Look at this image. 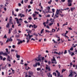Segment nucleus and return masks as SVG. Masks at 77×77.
I'll list each match as a JSON object with an SVG mask.
<instances>
[{
    "mask_svg": "<svg viewBox=\"0 0 77 77\" xmlns=\"http://www.w3.org/2000/svg\"><path fill=\"white\" fill-rule=\"evenodd\" d=\"M16 57L17 58H20V55H18V54H16Z\"/></svg>",
    "mask_w": 77,
    "mask_h": 77,
    "instance_id": "19",
    "label": "nucleus"
},
{
    "mask_svg": "<svg viewBox=\"0 0 77 77\" xmlns=\"http://www.w3.org/2000/svg\"><path fill=\"white\" fill-rule=\"evenodd\" d=\"M70 50H71V51H72L73 50V48L72 47L70 49Z\"/></svg>",
    "mask_w": 77,
    "mask_h": 77,
    "instance_id": "37",
    "label": "nucleus"
},
{
    "mask_svg": "<svg viewBox=\"0 0 77 77\" xmlns=\"http://www.w3.org/2000/svg\"><path fill=\"white\" fill-rule=\"evenodd\" d=\"M46 70H47V69H48L49 71H51L50 67H46Z\"/></svg>",
    "mask_w": 77,
    "mask_h": 77,
    "instance_id": "14",
    "label": "nucleus"
},
{
    "mask_svg": "<svg viewBox=\"0 0 77 77\" xmlns=\"http://www.w3.org/2000/svg\"><path fill=\"white\" fill-rule=\"evenodd\" d=\"M33 26L34 27V29H35L36 28V27H37V26H36V25H35V24Z\"/></svg>",
    "mask_w": 77,
    "mask_h": 77,
    "instance_id": "31",
    "label": "nucleus"
},
{
    "mask_svg": "<svg viewBox=\"0 0 77 77\" xmlns=\"http://www.w3.org/2000/svg\"><path fill=\"white\" fill-rule=\"evenodd\" d=\"M67 2L69 3H69H72L73 2L72 0H68Z\"/></svg>",
    "mask_w": 77,
    "mask_h": 77,
    "instance_id": "15",
    "label": "nucleus"
},
{
    "mask_svg": "<svg viewBox=\"0 0 77 77\" xmlns=\"http://www.w3.org/2000/svg\"><path fill=\"white\" fill-rule=\"evenodd\" d=\"M38 60H39V61H41V59L42 58V57H41V55H38Z\"/></svg>",
    "mask_w": 77,
    "mask_h": 77,
    "instance_id": "7",
    "label": "nucleus"
},
{
    "mask_svg": "<svg viewBox=\"0 0 77 77\" xmlns=\"http://www.w3.org/2000/svg\"><path fill=\"white\" fill-rule=\"evenodd\" d=\"M67 25H68L67 24H63V26H66V25L67 26Z\"/></svg>",
    "mask_w": 77,
    "mask_h": 77,
    "instance_id": "48",
    "label": "nucleus"
},
{
    "mask_svg": "<svg viewBox=\"0 0 77 77\" xmlns=\"http://www.w3.org/2000/svg\"><path fill=\"white\" fill-rule=\"evenodd\" d=\"M23 41L21 40H20V42H18V43H17V44H18V45H20V44H22V43H23Z\"/></svg>",
    "mask_w": 77,
    "mask_h": 77,
    "instance_id": "16",
    "label": "nucleus"
},
{
    "mask_svg": "<svg viewBox=\"0 0 77 77\" xmlns=\"http://www.w3.org/2000/svg\"><path fill=\"white\" fill-rule=\"evenodd\" d=\"M25 17V15H24V14H22V16H20V17L22 18V17Z\"/></svg>",
    "mask_w": 77,
    "mask_h": 77,
    "instance_id": "41",
    "label": "nucleus"
},
{
    "mask_svg": "<svg viewBox=\"0 0 77 77\" xmlns=\"http://www.w3.org/2000/svg\"><path fill=\"white\" fill-rule=\"evenodd\" d=\"M29 75H33V72L32 71H29L28 72Z\"/></svg>",
    "mask_w": 77,
    "mask_h": 77,
    "instance_id": "8",
    "label": "nucleus"
},
{
    "mask_svg": "<svg viewBox=\"0 0 77 77\" xmlns=\"http://www.w3.org/2000/svg\"><path fill=\"white\" fill-rule=\"evenodd\" d=\"M44 29H42L40 33H41V34H42V32H44Z\"/></svg>",
    "mask_w": 77,
    "mask_h": 77,
    "instance_id": "24",
    "label": "nucleus"
},
{
    "mask_svg": "<svg viewBox=\"0 0 77 77\" xmlns=\"http://www.w3.org/2000/svg\"><path fill=\"white\" fill-rule=\"evenodd\" d=\"M69 52V53L70 54H72V52H71V51H70V50H69L68 51Z\"/></svg>",
    "mask_w": 77,
    "mask_h": 77,
    "instance_id": "33",
    "label": "nucleus"
},
{
    "mask_svg": "<svg viewBox=\"0 0 77 77\" xmlns=\"http://www.w3.org/2000/svg\"><path fill=\"white\" fill-rule=\"evenodd\" d=\"M75 66L76 67V68H75V69H77V65H76Z\"/></svg>",
    "mask_w": 77,
    "mask_h": 77,
    "instance_id": "64",
    "label": "nucleus"
},
{
    "mask_svg": "<svg viewBox=\"0 0 77 77\" xmlns=\"http://www.w3.org/2000/svg\"><path fill=\"white\" fill-rule=\"evenodd\" d=\"M49 75H48V77H52V75H50V73H49Z\"/></svg>",
    "mask_w": 77,
    "mask_h": 77,
    "instance_id": "23",
    "label": "nucleus"
},
{
    "mask_svg": "<svg viewBox=\"0 0 77 77\" xmlns=\"http://www.w3.org/2000/svg\"><path fill=\"white\" fill-rule=\"evenodd\" d=\"M13 41V40H12V39L11 38V37H10V38H7V39L6 41V42H12V41Z\"/></svg>",
    "mask_w": 77,
    "mask_h": 77,
    "instance_id": "4",
    "label": "nucleus"
},
{
    "mask_svg": "<svg viewBox=\"0 0 77 77\" xmlns=\"http://www.w3.org/2000/svg\"><path fill=\"white\" fill-rule=\"evenodd\" d=\"M68 9H69V8H65L63 9V10H68Z\"/></svg>",
    "mask_w": 77,
    "mask_h": 77,
    "instance_id": "54",
    "label": "nucleus"
},
{
    "mask_svg": "<svg viewBox=\"0 0 77 77\" xmlns=\"http://www.w3.org/2000/svg\"><path fill=\"white\" fill-rule=\"evenodd\" d=\"M70 74L69 75V77H71V76H72V71L70 70Z\"/></svg>",
    "mask_w": 77,
    "mask_h": 77,
    "instance_id": "10",
    "label": "nucleus"
},
{
    "mask_svg": "<svg viewBox=\"0 0 77 77\" xmlns=\"http://www.w3.org/2000/svg\"><path fill=\"white\" fill-rule=\"evenodd\" d=\"M11 22H12V19H10L8 23H9V24H11Z\"/></svg>",
    "mask_w": 77,
    "mask_h": 77,
    "instance_id": "18",
    "label": "nucleus"
},
{
    "mask_svg": "<svg viewBox=\"0 0 77 77\" xmlns=\"http://www.w3.org/2000/svg\"><path fill=\"white\" fill-rule=\"evenodd\" d=\"M60 10H57L56 12V14H55V17L56 18H58L59 17V12H60Z\"/></svg>",
    "mask_w": 77,
    "mask_h": 77,
    "instance_id": "2",
    "label": "nucleus"
},
{
    "mask_svg": "<svg viewBox=\"0 0 77 77\" xmlns=\"http://www.w3.org/2000/svg\"><path fill=\"white\" fill-rule=\"evenodd\" d=\"M37 70L38 71H40V70H41V69H40V68H37Z\"/></svg>",
    "mask_w": 77,
    "mask_h": 77,
    "instance_id": "38",
    "label": "nucleus"
},
{
    "mask_svg": "<svg viewBox=\"0 0 77 77\" xmlns=\"http://www.w3.org/2000/svg\"><path fill=\"white\" fill-rule=\"evenodd\" d=\"M51 2H52V0H50V1L48 2V4H49V5H50L51 4Z\"/></svg>",
    "mask_w": 77,
    "mask_h": 77,
    "instance_id": "21",
    "label": "nucleus"
},
{
    "mask_svg": "<svg viewBox=\"0 0 77 77\" xmlns=\"http://www.w3.org/2000/svg\"><path fill=\"white\" fill-rule=\"evenodd\" d=\"M28 32H29V33H32V30H29L28 31Z\"/></svg>",
    "mask_w": 77,
    "mask_h": 77,
    "instance_id": "42",
    "label": "nucleus"
},
{
    "mask_svg": "<svg viewBox=\"0 0 77 77\" xmlns=\"http://www.w3.org/2000/svg\"><path fill=\"white\" fill-rule=\"evenodd\" d=\"M64 54H66L67 53V51L66 50H65L64 51Z\"/></svg>",
    "mask_w": 77,
    "mask_h": 77,
    "instance_id": "32",
    "label": "nucleus"
},
{
    "mask_svg": "<svg viewBox=\"0 0 77 77\" xmlns=\"http://www.w3.org/2000/svg\"><path fill=\"white\" fill-rule=\"evenodd\" d=\"M52 61V63H55V64H56L57 63V62H56V60L55 59V58H54V57H53V59L51 60Z\"/></svg>",
    "mask_w": 77,
    "mask_h": 77,
    "instance_id": "3",
    "label": "nucleus"
},
{
    "mask_svg": "<svg viewBox=\"0 0 77 77\" xmlns=\"http://www.w3.org/2000/svg\"><path fill=\"white\" fill-rule=\"evenodd\" d=\"M72 5V3H68V6H71Z\"/></svg>",
    "mask_w": 77,
    "mask_h": 77,
    "instance_id": "20",
    "label": "nucleus"
},
{
    "mask_svg": "<svg viewBox=\"0 0 77 77\" xmlns=\"http://www.w3.org/2000/svg\"><path fill=\"white\" fill-rule=\"evenodd\" d=\"M68 29H69V30H72V28H71V27L70 28H68Z\"/></svg>",
    "mask_w": 77,
    "mask_h": 77,
    "instance_id": "61",
    "label": "nucleus"
},
{
    "mask_svg": "<svg viewBox=\"0 0 77 77\" xmlns=\"http://www.w3.org/2000/svg\"><path fill=\"white\" fill-rule=\"evenodd\" d=\"M63 52H62V53L59 52V53H58V55H60V54H63Z\"/></svg>",
    "mask_w": 77,
    "mask_h": 77,
    "instance_id": "26",
    "label": "nucleus"
},
{
    "mask_svg": "<svg viewBox=\"0 0 77 77\" xmlns=\"http://www.w3.org/2000/svg\"><path fill=\"white\" fill-rule=\"evenodd\" d=\"M30 5H32L33 3V1H30Z\"/></svg>",
    "mask_w": 77,
    "mask_h": 77,
    "instance_id": "36",
    "label": "nucleus"
},
{
    "mask_svg": "<svg viewBox=\"0 0 77 77\" xmlns=\"http://www.w3.org/2000/svg\"><path fill=\"white\" fill-rule=\"evenodd\" d=\"M27 65H28L27 63V64L25 63L24 64V65H25V66H27Z\"/></svg>",
    "mask_w": 77,
    "mask_h": 77,
    "instance_id": "63",
    "label": "nucleus"
},
{
    "mask_svg": "<svg viewBox=\"0 0 77 77\" xmlns=\"http://www.w3.org/2000/svg\"><path fill=\"white\" fill-rule=\"evenodd\" d=\"M68 33V31H66V32L65 33V35H66V34H67V33Z\"/></svg>",
    "mask_w": 77,
    "mask_h": 77,
    "instance_id": "50",
    "label": "nucleus"
},
{
    "mask_svg": "<svg viewBox=\"0 0 77 77\" xmlns=\"http://www.w3.org/2000/svg\"><path fill=\"white\" fill-rule=\"evenodd\" d=\"M61 1L62 2H65V0H61Z\"/></svg>",
    "mask_w": 77,
    "mask_h": 77,
    "instance_id": "58",
    "label": "nucleus"
},
{
    "mask_svg": "<svg viewBox=\"0 0 77 77\" xmlns=\"http://www.w3.org/2000/svg\"><path fill=\"white\" fill-rule=\"evenodd\" d=\"M16 37H17V38H19L20 37V35H16Z\"/></svg>",
    "mask_w": 77,
    "mask_h": 77,
    "instance_id": "44",
    "label": "nucleus"
},
{
    "mask_svg": "<svg viewBox=\"0 0 77 77\" xmlns=\"http://www.w3.org/2000/svg\"><path fill=\"white\" fill-rule=\"evenodd\" d=\"M18 17H20V16H21V14H18Z\"/></svg>",
    "mask_w": 77,
    "mask_h": 77,
    "instance_id": "59",
    "label": "nucleus"
},
{
    "mask_svg": "<svg viewBox=\"0 0 77 77\" xmlns=\"http://www.w3.org/2000/svg\"><path fill=\"white\" fill-rule=\"evenodd\" d=\"M3 55L4 56H8V54L6 53H3V51H1L0 52V58L1 59V60H2L3 59V57L2 56H0L1 55Z\"/></svg>",
    "mask_w": 77,
    "mask_h": 77,
    "instance_id": "1",
    "label": "nucleus"
},
{
    "mask_svg": "<svg viewBox=\"0 0 77 77\" xmlns=\"http://www.w3.org/2000/svg\"><path fill=\"white\" fill-rule=\"evenodd\" d=\"M66 71V69H63L62 70V73H63V72L64 71Z\"/></svg>",
    "mask_w": 77,
    "mask_h": 77,
    "instance_id": "22",
    "label": "nucleus"
},
{
    "mask_svg": "<svg viewBox=\"0 0 77 77\" xmlns=\"http://www.w3.org/2000/svg\"><path fill=\"white\" fill-rule=\"evenodd\" d=\"M49 26H52V25H53V23H49Z\"/></svg>",
    "mask_w": 77,
    "mask_h": 77,
    "instance_id": "34",
    "label": "nucleus"
},
{
    "mask_svg": "<svg viewBox=\"0 0 77 77\" xmlns=\"http://www.w3.org/2000/svg\"><path fill=\"white\" fill-rule=\"evenodd\" d=\"M48 64L49 65H50V64H51V62H50V61H49L48 62Z\"/></svg>",
    "mask_w": 77,
    "mask_h": 77,
    "instance_id": "56",
    "label": "nucleus"
},
{
    "mask_svg": "<svg viewBox=\"0 0 77 77\" xmlns=\"http://www.w3.org/2000/svg\"><path fill=\"white\" fill-rule=\"evenodd\" d=\"M52 32H56V29H52Z\"/></svg>",
    "mask_w": 77,
    "mask_h": 77,
    "instance_id": "28",
    "label": "nucleus"
},
{
    "mask_svg": "<svg viewBox=\"0 0 77 77\" xmlns=\"http://www.w3.org/2000/svg\"><path fill=\"white\" fill-rule=\"evenodd\" d=\"M32 17H29L28 18V19L29 20H32Z\"/></svg>",
    "mask_w": 77,
    "mask_h": 77,
    "instance_id": "47",
    "label": "nucleus"
},
{
    "mask_svg": "<svg viewBox=\"0 0 77 77\" xmlns=\"http://www.w3.org/2000/svg\"><path fill=\"white\" fill-rule=\"evenodd\" d=\"M47 9H48V10H50V7L49 6L48 7H47Z\"/></svg>",
    "mask_w": 77,
    "mask_h": 77,
    "instance_id": "43",
    "label": "nucleus"
},
{
    "mask_svg": "<svg viewBox=\"0 0 77 77\" xmlns=\"http://www.w3.org/2000/svg\"><path fill=\"white\" fill-rule=\"evenodd\" d=\"M46 28H47L48 29H49L50 28V27H49V26H48L47 25Z\"/></svg>",
    "mask_w": 77,
    "mask_h": 77,
    "instance_id": "49",
    "label": "nucleus"
},
{
    "mask_svg": "<svg viewBox=\"0 0 77 77\" xmlns=\"http://www.w3.org/2000/svg\"><path fill=\"white\" fill-rule=\"evenodd\" d=\"M28 36H29V40H30V39L31 38V36L30 35V34L29 33L28 34Z\"/></svg>",
    "mask_w": 77,
    "mask_h": 77,
    "instance_id": "25",
    "label": "nucleus"
},
{
    "mask_svg": "<svg viewBox=\"0 0 77 77\" xmlns=\"http://www.w3.org/2000/svg\"><path fill=\"white\" fill-rule=\"evenodd\" d=\"M38 15H39V17H42V15H41L40 14H39Z\"/></svg>",
    "mask_w": 77,
    "mask_h": 77,
    "instance_id": "57",
    "label": "nucleus"
},
{
    "mask_svg": "<svg viewBox=\"0 0 77 77\" xmlns=\"http://www.w3.org/2000/svg\"><path fill=\"white\" fill-rule=\"evenodd\" d=\"M11 51H12L13 52H14V51H15V50H14V49H12L11 50Z\"/></svg>",
    "mask_w": 77,
    "mask_h": 77,
    "instance_id": "55",
    "label": "nucleus"
},
{
    "mask_svg": "<svg viewBox=\"0 0 77 77\" xmlns=\"http://www.w3.org/2000/svg\"><path fill=\"white\" fill-rule=\"evenodd\" d=\"M6 58L5 57H4L3 59H2L3 60V61H5V60H6Z\"/></svg>",
    "mask_w": 77,
    "mask_h": 77,
    "instance_id": "46",
    "label": "nucleus"
},
{
    "mask_svg": "<svg viewBox=\"0 0 77 77\" xmlns=\"http://www.w3.org/2000/svg\"><path fill=\"white\" fill-rule=\"evenodd\" d=\"M50 17V15L49 14H48L47 15V17Z\"/></svg>",
    "mask_w": 77,
    "mask_h": 77,
    "instance_id": "60",
    "label": "nucleus"
},
{
    "mask_svg": "<svg viewBox=\"0 0 77 77\" xmlns=\"http://www.w3.org/2000/svg\"><path fill=\"white\" fill-rule=\"evenodd\" d=\"M9 23H8L7 24L6 27L7 28H9L10 27V26L9 25Z\"/></svg>",
    "mask_w": 77,
    "mask_h": 77,
    "instance_id": "13",
    "label": "nucleus"
},
{
    "mask_svg": "<svg viewBox=\"0 0 77 77\" xmlns=\"http://www.w3.org/2000/svg\"><path fill=\"white\" fill-rule=\"evenodd\" d=\"M15 19L16 20V22L17 24H20V22H19L18 19V18L17 17H16L15 18Z\"/></svg>",
    "mask_w": 77,
    "mask_h": 77,
    "instance_id": "12",
    "label": "nucleus"
},
{
    "mask_svg": "<svg viewBox=\"0 0 77 77\" xmlns=\"http://www.w3.org/2000/svg\"><path fill=\"white\" fill-rule=\"evenodd\" d=\"M6 51L7 53H8V54H9V53H10V52H8V49L6 48Z\"/></svg>",
    "mask_w": 77,
    "mask_h": 77,
    "instance_id": "17",
    "label": "nucleus"
},
{
    "mask_svg": "<svg viewBox=\"0 0 77 77\" xmlns=\"http://www.w3.org/2000/svg\"><path fill=\"white\" fill-rule=\"evenodd\" d=\"M37 65H38V66H40V63H39V62L38 63H37Z\"/></svg>",
    "mask_w": 77,
    "mask_h": 77,
    "instance_id": "52",
    "label": "nucleus"
},
{
    "mask_svg": "<svg viewBox=\"0 0 77 77\" xmlns=\"http://www.w3.org/2000/svg\"><path fill=\"white\" fill-rule=\"evenodd\" d=\"M18 6H21V4L20 3H18Z\"/></svg>",
    "mask_w": 77,
    "mask_h": 77,
    "instance_id": "53",
    "label": "nucleus"
},
{
    "mask_svg": "<svg viewBox=\"0 0 77 77\" xmlns=\"http://www.w3.org/2000/svg\"><path fill=\"white\" fill-rule=\"evenodd\" d=\"M53 75H55V76H56V75H57L56 74V73L55 72H54L53 73Z\"/></svg>",
    "mask_w": 77,
    "mask_h": 77,
    "instance_id": "27",
    "label": "nucleus"
},
{
    "mask_svg": "<svg viewBox=\"0 0 77 77\" xmlns=\"http://www.w3.org/2000/svg\"><path fill=\"white\" fill-rule=\"evenodd\" d=\"M56 72L57 73V77H59L60 75V72H59V71L58 70H56Z\"/></svg>",
    "mask_w": 77,
    "mask_h": 77,
    "instance_id": "6",
    "label": "nucleus"
},
{
    "mask_svg": "<svg viewBox=\"0 0 77 77\" xmlns=\"http://www.w3.org/2000/svg\"><path fill=\"white\" fill-rule=\"evenodd\" d=\"M28 2V0H24V2L25 3H27Z\"/></svg>",
    "mask_w": 77,
    "mask_h": 77,
    "instance_id": "39",
    "label": "nucleus"
},
{
    "mask_svg": "<svg viewBox=\"0 0 77 77\" xmlns=\"http://www.w3.org/2000/svg\"><path fill=\"white\" fill-rule=\"evenodd\" d=\"M70 74L69 75V77H71V76H72V71L70 70Z\"/></svg>",
    "mask_w": 77,
    "mask_h": 77,
    "instance_id": "9",
    "label": "nucleus"
},
{
    "mask_svg": "<svg viewBox=\"0 0 77 77\" xmlns=\"http://www.w3.org/2000/svg\"><path fill=\"white\" fill-rule=\"evenodd\" d=\"M38 65V64L37 63H35V67H36V66H37V65Z\"/></svg>",
    "mask_w": 77,
    "mask_h": 77,
    "instance_id": "62",
    "label": "nucleus"
},
{
    "mask_svg": "<svg viewBox=\"0 0 77 77\" xmlns=\"http://www.w3.org/2000/svg\"><path fill=\"white\" fill-rule=\"evenodd\" d=\"M3 38H7V36H6V35H5L4 36Z\"/></svg>",
    "mask_w": 77,
    "mask_h": 77,
    "instance_id": "40",
    "label": "nucleus"
},
{
    "mask_svg": "<svg viewBox=\"0 0 77 77\" xmlns=\"http://www.w3.org/2000/svg\"><path fill=\"white\" fill-rule=\"evenodd\" d=\"M75 9V7H72L71 8L70 10H74Z\"/></svg>",
    "mask_w": 77,
    "mask_h": 77,
    "instance_id": "29",
    "label": "nucleus"
},
{
    "mask_svg": "<svg viewBox=\"0 0 77 77\" xmlns=\"http://www.w3.org/2000/svg\"><path fill=\"white\" fill-rule=\"evenodd\" d=\"M73 55H75V54H74V53L72 52V54H71V56H73Z\"/></svg>",
    "mask_w": 77,
    "mask_h": 77,
    "instance_id": "45",
    "label": "nucleus"
},
{
    "mask_svg": "<svg viewBox=\"0 0 77 77\" xmlns=\"http://www.w3.org/2000/svg\"><path fill=\"white\" fill-rule=\"evenodd\" d=\"M9 32H8V33L9 34H10L11 33V29H9L8 30Z\"/></svg>",
    "mask_w": 77,
    "mask_h": 77,
    "instance_id": "35",
    "label": "nucleus"
},
{
    "mask_svg": "<svg viewBox=\"0 0 77 77\" xmlns=\"http://www.w3.org/2000/svg\"><path fill=\"white\" fill-rule=\"evenodd\" d=\"M32 15H33V17L34 18H35V17H36V15L34 14H32Z\"/></svg>",
    "mask_w": 77,
    "mask_h": 77,
    "instance_id": "30",
    "label": "nucleus"
},
{
    "mask_svg": "<svg viewBox=\"0 0 77 77\" xmlns=\"http://www.w3.org/2000/svg\"><path fill=\"white\" fill-rule=\"evenodd\" d=\"M35 14H39V12H37L36 11L35 12Z\"/></svg>",
    "mask_w": 77,
    "mask_h": 77,
    "instance_id": "51",
    "label": "nucleus"
},
{
    "mask_svg": "<svg viewBox=\"0 0 77 77\" xmlns=\"http://www.w3.org/2000/svg\"><path fill=\"white\" fill-rule=\"evenodd\" d=\"M7 60L9 61V62L11 61L10 59V56H9V55H8V57L7 58Z\"/></svg>",
    "mask_w": 77,
    "mask_h": 77,
    "instance_id": "5",
    "label": "nucleus"
},
{
    "mask_svg": "<svg viewBox=\"0 0 77 77\" xmlns=\"http://www.w3.org/2000/svg\"><path fill=\"white\" fill-rule=\"evenodd\" d=\"M70 74L69 75V77H71V76H72V71L70 70Z\"/></svg>",
    "mask_w": 77,
    "mask_h": 77,
    "instance_id": "11",
    "label": "nucleus"
}]
</instances>
